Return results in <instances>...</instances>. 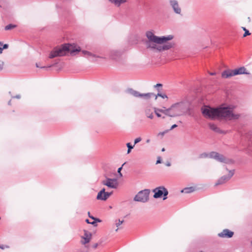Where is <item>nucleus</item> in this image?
Listing matches in <instances>:
<instances>
[{
    "label": "nucleus",
    "instance_id": "58",
    "mask_svg": "<svg viewBox=\"0 0 252 252\" xmlns=\"http://www.w3.org/2000/svg\"><path fill=\"white\" fill-rule=\"evenodd\" d=\"M9 94L10 95H11V92H9Z\"/></svg>",
    "mask_w": 252,
    "mask_h": 252
},
{
    "label": "nucleus",
    "instance_id": "41",
    "mask_svg": "<svg viewBox=\"0 0 252 252\" xmlns=\"http://www.w3.org/2000/svg\"><path fill=\"white\" fill-rule=\"evenodd\" d=\"M88 216H89V217L90 218H91V219H92V220H93V219H94V216H92V215H91V214H90V212H88Z\"/></svg>",
    "mask_w": 252,
    "mask_h": 252
},
{
    "label": "nucleus",
    "instance_id": "44",
    "mask_svg": "<svg viewBox=\"0 0 252 252\" xmlns=\"http://www.w3.org/2000/svg\"><path fill=\"white\" fill-rule=\"evenodd\" d=\"M166 165L167 166H171V163L170 162H167L166 163Z\"/></svg>",
    "mask_w": 252,
    "mask_h": 252
},
{
    "label": "nucleus",
    "instance_id": "21",
    "mask_svg": "<svg viewBox=\"0 0 252 252\" xmlns=\"http://www.w3.org/2000/svg\"><path fill=\"white\" fill-rule=\"evenodd\" d=\"M194 191V188L192 187L185 188L181 190V192L189 193Z\"/></svg>",
    "mask_w": 252,
    "mask_h": 252
},
{
    "label": "nucleus",
    "instance_id": "12",
    "mask_svg": "<svg viewBox=\"0 0 252 252\" xmlns=\"http://www.w3.org/2000/svg\"><path fill=\"white\" fill-rule=\"evenodd\" d=\"M122 52L118 50H112L110 52V58L116 61H119L122 55Z\"/></svg>",
    "mask_w": 252,
    "mask_h": 252
},
{
    "label": "nucleus",
    "instance_id": "19",
    "mask_svg": "<svg viewBox=\"0 0 252 252\" xmlns=\"http://www.w3.org/2000/svg\"><path fill=\"white\" fill-rule=\"evenodd\" d=\"M156 43L153 42L152 41H151L148 39L146 42V44L147 48H151L153 49H157L158 50V46H157Z\"/></svg>",
    "mask_w": 252,
    "mask_h": 252
},
{
    "label": "nucleus",
    "instance_id": "39",
    "mask_svg": "<svg viewBox=\"0 0 252 252\" xmlns=\"http://www.w3.org/2000/svg\"><path fill=\"white\" fill-rule=\"evenodd\" d=\"M3 64H4L3 62L0 60V70L2 69Z\"/></svg>",
    "mask_w": 252,
    "mask_h": 252
},
{
    "label": "nucleus",
    "instance_id": "23",
    "mask_svg": "<svg viewBox=\"0 0 252 252\" xmlns=\"http://www.w3.org/2000/svg\"><path fill=\"white\" fill-rule=\"evenodd\" d=\"M60 59H57V60H55L54 61V63L52 64H51L50 65H48L47 66H41V68H50V67H52V66L57 64L60 62Z\"/></svg>",
    "mask_w": 252,
    "mask_h": 252
},
{
    "label": "nucleus",
    "instance_id": "55",
    "mask_svg": "<svg viewBox=\"0 0 252 252\" xmlns=\"http://www.w3.org/2000/svg\"><path fill=\"white\" fill-rule=\"evenodd\" d=\"M161 151L162 152H164L165 151V149L164 148H163L162 149H161Z\"/></svg>",
    "mask_w": 252,
    "mask_h": 252
},
{
    "label": "nucleus",
    "instance_id": "4",
    "mask_svg": "<svg viewBox=\"0 0 252 252\" xmlns=\"http://www.w3.org/2000/svg\"><path fill=\"white\" fill-rule=\"evenodd\" d=\"M241 74H250V73L247 71L244 66L235 68L234 69H226L221 73V77L223 78H228L229 77Z\"/></svg>",
    "mask_w": 252,
    "mask_h": 252
},
{
    "label": "nucleus",
    "instance_id": "29",
    "mask_svg": "<svg viewBox=\"0 0 252 252\" xmlns=\"http://www.w3.org/2000/svg\"><path fill=\"white\" fill-rule=\"evenodd\" d=\"M154 109H155V113L156 116L158 117H160L161 116V115L159 114L160 112H159V110H161V109L154 108Z\"/></svg>",
    "mask_w": 252,
    "mask_h": 252
},
{
    "label": "nucleus",
    "instance_id": "34",
    "mask_svg": "<svg viewBox=\"0 0 252 252\" xmlns=\"http://www.w3.org/2000/svg\"><path fill=\"white\" fill-rule=\"evenodd\" d=\"M124 222V220H120V219L118 220V222H116V225L117 227H118L120 225H121Z\"/></svg>",
    "mask_w": 252,
    "mask_h": 252
},
{
    "label": "nucleus",
    "instance_id": "31",
    "mask_svg": "<svg viewBox=\"0 0 252 252\" xmlns=\"http://www.w3.org/2000/svg\"><path fill=\"white\" fill-rule=\"evenodd\" d=\"M162 87V84H160V83H158L156 85L154 86V87L155 88H157V90L158 92H160V90L159 89V87Z\"/></svg>",
    "mask_w": 252,
    "mask_h": 252
},
{
    "label": "nucleus",
    "instance_id": "32",
    "mask_svg": "<svg viewBox=\"0 0 252 252\" xmlns=\"http://www.w3.org/2000/svg\"><path fill=\"white\" fill-rule=\"evenodd\" d=\"M235 172V170H229V175H228L231 178L234 175Z\"/></svg>",
    "mask_w": 252,
    "mask_h": 252
},
{
    "label": "nucleus",
    "instance_id": "13",
    "mask_svg": "<svg viewBox=\"0 0 252 252\" xmlns=\"http://www.w3.org/2000/svg\"><path fill=\"white\" fill-rule=\"evenodd\" d=\"M234 232L229 229H224L222 231L218 234V236L220 238H230L233 237Z\"/></svg>",
    "mask_w": 252,
    "mask_h": 252
},
{
    "label": "nucleus",
    "instance_id": "28",
    "mask_svg": "<svg viewBox=\"0 0 252 252\" xmlns=\"http://www.w3.org/2000/svg\"><path fill=\"white\" fill-rule=\"evenodd\" d=\"M158 96H160L162 98H167V96L165 94H162L159 93H158V94L156 95L155 99H157Z\"/></svg>",
    "mask_w": 252,
    "mask_h": 252
},
{
    "label": "nucleus",
    "instance_id": "5",
    "mask_svg": "<svg viewBox=\"0 0 252 252\" xmlns=\"http://www.w3.org/2000/svg\"><path fill=\"white\" fill-rule=\"evenodd\" d=\"M210 158L215 159L219 162L228 164H232L235 162L233 159L227 158L223 155L219 154L217 152L213 151L210 152Z\"/></svg>",
    "mask_w": 252,
    "mask_h": 252
},
{
    "label": "nucleus",
    "instance_id": "35",
    "mask_svg": "<svg viewBox=\"0 0 252 252\" xmlns=\"http://www.w3.org/2000/svg\"><path fill=\"white\" fill-rule=\"evenodd\" d=\"M134 145H132L130 143H127L126 144V147H127V149H132L134 147Z\"/></svg>",
    "mask_w": 252,
    "mask_h": 252
},
{
    "label": "nucleus",
    "instance_id": "22",
    "mask_svg": "<svg viewBox=\"0 0 252 252\" xmlns=\"http://www.w3.org/2000/svg\"><path fill=\"white\" fill-rule=\"evenodd\" d=\"M145 114L147 117L151 119L154 118L153 114L150 108H146L145 111Z\"/></svg>",
    "mask_w": 252,
    "mask_h": 252
},
{
    "label": "nucleus",
    "instance_id": "56",
    "mask_svg": "<svg viewBox=\"0 0 252 252\" xmlns=\"http://www.w3.org/2000/svg\"><path fill=\"white\" fill-rule=\"evenodd\" d=\"M146 142H147V143L149 142H150V140H149V139L147 140V141H146Z\"/></svg>",
    "mask_w": 252,
    "mask_h": 252
},
{
    "label": "nucleus",
    "instance_id": "15",
    "mask_svg": "<svg viewBox=\"0 0 252 252\" xmlns=\"http://www.w3.org/2000/svg\"><path fill=\"white\" fill-rule=\"evenodd\" d=\"M170 4L174 11L176 14H180L181 9L179 6L178 2L176 0H170Z\"/></svg>",
    "mask_w": 252,
    "mask_h": 252
},
{
    "label": "nucleus",
    "instance_id": "45",
    "mask_svg": "<svg viewBox=\"0 0 252 252\" xmlns=\"http://www.w3.org/2000/svg\"><path fill=\"white\" fill-rule=\"evenodd\" d=\"M169 130H166V131H164V132H161V134L163 135H164L166 132H168Z\"/></svg>",
    "mask_w": 252,
    "mask_h": 252
},
{
    "label": "nucleus",
    "instance_id": "46",
    "mask_svg": "<svg viewBox=\"0 0 252 252\" xmlns=\"http://www.w3.org/2000/svg\"><path fill=\"white\" fill-rule=\"evenodd\" d=\"M210 74L211 75H216V72H210Z\"/></svg>",
    "mask_w": 252,
    "mask_h": 252
},
{
    "label": "nucleus",
    "instance_id": "51",
    "mask_svg": "<svg viewBox=\"0 0 252 252\" xmlns=\"http://www.w3.org/2000/svg\"><path fill=\"white\" fill-rule=\"evenodd\" d=\"M112 192H108V196H110L112 194Z\"/></svg>",
    "mask_w": 252,
    "mask_h": 252
},
{
    "label": "nucleus",
    "instance_id": "2",
    "mask_svg": "<svg viewBox=\"0 0 252 252\" xmlns=\"http://www.w3.org/2000/svg\"><path fill=\"white\" fill-rule=\"evenodd\" d=\"M80 51H81L84 57L92 62H96V60L94 59L91 60L89 57L104 59V57L97 56L89 51L86 50L81 51L80 47H77L75 44H70L69 43H64L61 45L60 47L57 46L54 47L50 52L48 57L49 59H53L56 57H63L65 56L67 53H70L71 56H75Z\"/></svg>",
    "mask_w": 252,
    "mask_h": 252
},
{
    "label": "nucleus",
    "instance_id": "37",
    "mask_svg": "<svg viewBox=\"0 0 252 252\" xmlns=\"http://www.w3.org/2000/svg\"><path fill=\"white\" fill-rule=\"evenodd\" d=\"M9 47V45L8 44H4L3 45H2V48H3V49H6L8 48Z\"/></svg>",
    "mask_w": 252,
    "mask_h": 252
},
{
    "label": "nucleus",
    "instance_id": "14",
    "mask_svg": "<svg viewBox=\"0 0 252 252\" xmlns=\"http://www.w3.org/2000/svg\"><path fill=\"white\" fill-rule=\"evenodd\" d=\"M84 236L81 237V238L84 239V241L82 240L81 243L85 245L90 242L92 238V234L91 232L86 230H84Z\"/></svg>",
    "mask_w": 252,
    "mask_h": 252
},
{
    "label": "nucleus",
    "instance_id": "38",
    "mask_svg": "<svg viewBox=\"0 0 252 252\" xmlns=\"http://www.w3.org/2000/svg\"><path fill=\"white\" fill-rule=\"evenodd\" d=\"M12 98H17L20 99L21 98V95L20 94H17L15 96H12Z\"/></svg>",
    "mask_w": 252,
    "mask_h": 252
},
{
    "label": "nucleus",
    "instance_id": "11",
    "mask_svg": "<svg viewBox=\"0 0 252 252\" xmlns=\"http://www.w3.org/2000/svg\"><path fill=\"white\" fill-rule=\"evenodd\" d=\"M109 196H108V192L105 191V188H103L97 193L96 199L105 201Z\"/></svg>",
    "mask_w": 252,
    "mask_h": 252
},
{
    "label": "nucleus",
    "instance_id": "42",
    "mask_svg": "<svg viewBox=\"0 0 252 252\" xmlns=\"http://www.w3.org/2000/svg\"><path fill=\"white\" fill-rule=\"evenodd\" d=\"M98 246V244L97 243H95L94 244L93 246V248L94 249H96Z\"/></svg>",
    "mask_w": 252,
    "mask_h": 252
},
{
    "label": "nucleus",
    "instance_id": "9",
    "mask_svg": "<svg viewBox=\"0 0 252 252\" xmlns=\"http://www.w3.org/2000/svg\"><path fill=\"white\" fill-rule=\"evenodd\" d=\"M127 93H128L129 94L136 97H141L145 99H149L151 98L152 96L155 95V94L153 93L142 94L131 88L128 89L127 90Z\"/></svg>",
    "mask_w": 252,
    "mask_h": 252
},
{
    "label": "nucleus",
    "instance_id": "59",
    "mask_svg": "<svg viewBox=\"0 0 252 252\" xmlns=\"http://www.w3.org/2000/svg\"><path fill=\"white\" fill-rule=\"evenodd\" d=\"M202 252V251H201V252Z\"/></svg>",
    "mask_w": 252,
    "mask_h": 252
},
{
    "label": "nucleus",
    "instance_id": "26",
    "mask_svg": "<svg viewBox=\"0 0 252 252\" xmlns=\"http://www.w3.org/2000/svg\"><path fill=\"white\" fill-rule=\"evenodd\" d=\"M243 30L245 32L244 34H243V37H246L248 35H251V32H250L248 30H247L245 27H242Z\"/></svg>",
    "mask_w": 252,
    "mask_h": 252
},
{
    "label": "nucleus",
    "instance_id": "7",
    "mask_svg": "<svg viewBox=\"0 0 252 252\" xmlns=\"http://www.w3.org/2000/svg\"><path fill=\"white\" fill-rule=\"evenodd\" d=\"M150 190L149 189H145L138 192L133 198L134 201L145 203L149 199V194Z\"/></svg>",
    "mask_w": 252,
    "mask_h": 252
},
{
    "label": "nucleus",
    "instance_id": "43",
    "mask_svg": "<svg viewBox=\"0 0 252 252\" xmlns=\"http://www.w3.org/2000/svg\"><path fill=\"white\" fill-rule=\"evenodd\" d=\"M85 221H86L87 223H88V224H91V221H90V220H89V219H86V220H85Z\"/></svg>",
    "mask_w": 252,
    "mask_h": 252
},
{
    "label": "nucleus",
    "instance_id": "57",
    "mask_svg": "<svg viewBox=\"0 0 252 252\" xmlns=\"http://www.w3.org/2000/svg\"><path fill=\"white\" fill-rule=\"evenodd\" d=\"M248 20L249 21V22L251 21V19L250 17H248Z\"/></svg>",
    "mask_w": 252,
    "mask_h": 252
},
{
    "label": "nucleus",
    "instance_id": "53",
    "mask_svg": "<svg viewBox=\"0 0 252 252\" xmlns=\"http://www.w3.org/2000/svg\"><path fill=\"white\" fill-rule=\"evenodd\" d=\"M248 134H249V135H252V131H250V132L248 133Z\"/></svg>",
    "mask_w": 252,
    "mask_h": 252
},
{
    "label": "nucleus",
    "instance_id": "17",
    "mask_svg": "<svg viewBox=\"0 0 252 252\" xmlns=\"http://www.w3.org/2000/svg\"><path fill=\"white\" fill-rule=\"evenodd\" d=\"M208 126L209 128L215 132L220 134L225 133V132L221 130L219 127H218L215 124L213 123H209Z\"/></svg>",
    "mask_w": 252,
    "mask_h": 252
},
{
    "label": "nucleus",
    "instance_id": "24",
    "mask_svg": "<svg viewBox=\"0 0 252 252\" xmlns=\"http://www.w3.org/2000/svg\"><path fill=\"white\" fill-rule=\"evenodd\" d=\"M16 27L17 26L15 24H9L5 27L4 30L6 31H9L16 28Z\"/></svg>",
    "mask_w": 252,
    "mask_h": 252
},
{
    "label": "nucleus",
    "instance_id": "18",
    "mask_svg": "<svg viewBox=\"0 0 252 252\" xmlns=\"http://www.w3.org/2000/svg\"><path fill=\"white\" fill-rule=\"evenodd\" d=\"M230 177L228 175H224L220 177L215 184V186H218L220 185L223 184L226 181H228L230 179Z\"/></svg>",
    "mask_w": 252,
    "mask_h": 252
},
{
    "label": "nucleus",
    "instance_id": "48",
    "mask_svg": "<svg viewBox=\"0 0 252 252\" xmlns=\"http://www.w3.org/2000/svg\"><path fill=\"white\" fill-rule=\"evenodd\" d=\"M3 48L2 47H0V54H1L2 53Z\"/></svg>",
    "mask_w": 252,
    "mask_h": 252
},
{
    "label": "nucleus",
    "instance_id": "27",
    "mask_svg": "<svg viewBox=\"0 0 252 252\" xmlns=\"http://www.w3.org/2000/svg\"><path fill=\"white\" fill-rule=\"evenodd\" d=\"M210 153L209 154H207L206 153H203L199 155V158H207L208 157L210 158Z\"/></svg>",
    "mask_w": 252,
    "mask_h": 252
},
{
    "label": "nucleus",
    "instance_id": "8",
    "mask_svg": "<svg viewBox=\"0 0 252 252\" xmlns=\"http://www.w3.org/2000/svg\"><path fill=\"white\" fill-rule=\"evenodd\" d=\"M183 105L182 103H177L173 104L170 108L165 109L159 110V112L165 114L166 116L171 117H175L177 116H181L182 114L180 113H170V110L174 108L180 109Z\"/></svg>",
    "mask_w": 252,
    "mask_h": 252
},
{
    "label": "nucleus",
    "instance_id": "47",
    "mask_svg": "<svg viewBox=\"0 0 252 252\" xmlns=\"http://www.w3.org/2000/svg\"><path fill=\"white\" fill-rule=\"evenodd\" d=\"M131 149H127V154H129V153H130L131 152Z\"/></svg>",
    "mask_w": 252,
    "mask_h": 252
},
{
    "label": "nucleus",
    "instance_id": "54",
    "mask_svg": "<svg viewBox=\"0 0 252 252\" xmlns=\"http://www.w3.org/2000/svg\"><path fill=\"white\" fill-rule=\"evenodd\" d=\"M3 45L2 42L0 41V46H2Z\"/></svg>",
    "mask_w": 252,
    "mask_h": 252
},
{
    "label": "nucleus",
    "instance_id": "52",
    "mask_svg": "<svg viewBox=\"0 0 252 252\" xmlns=\"http://www.w3.org/2000/svg\"><path fill=\"white\" fill-rule=\"evenodd\" d=\"M36 66L37 67H40V66H39V65L38 64V63H36ZM40 68H41V67H40Z\"/></svg>",
    "mask_w": 252,
    "mask_h": 252
},
{
    "label": "nucleus",
    "instance_id": "1",
    "mask_svg": "<svg viewBox=\"0 0 252 252\" xmlns=\"http://www.w3.org/2000/svg\"><path fill=\"white\" fill-rule=\"evenodd\" d=\"M233 108L230 106L225 107L220 106L216 108L209 106H204L201 108L202 115L206 118L211 120L218 119L236 120L240 117V114H235L233 113Z\"/></svg>",
    "mask_w": 252,
    "mask_h": 252
},
{
    "label": "nucleus",
    "instance_id": "33",
    "mask_svg": "<svg viewBox=\"0 0 252 252\" xmlns=\"http://www.w3.org/2000/svg\"><path fill=\"white\" fill-rule=\"evenodd\" d=\"M141 141V137H138V138H136L134 140V145H135L136 144L139 143Z\"/></svg>",
    "mask_w": 252,
    "mask_h": 252
},
{
    "label": "nucleus",
    "instance_id": "6",
    "mask_svg": "<svg viewBox=\"0 0 252 252\" xmlns=\"http://www.w3.org/2000/svg\"><path fill=\"white\" fill-rule=\"evenodd\" d=\"M153 192L154 193L153 195L154 198H162L164 200L167 198L168 191L164 186H159L156 188L153 189Z\"/></svg>",
    "mask_w": 252,
    "mask_h": 252
},
{
    "label": "nucleus",
    "instance_id": "36",
    "mask_svg": "<svg viewBox=\"0 0 252 252\" xmlns=\"http://www.w3.org/2000/svg\"><path fill=\"white\" fill-rule=\"evenodd\" d=\"M161 158L160 157H158L157 160L156 161V164L160 163L161 162Z\"/></svg>",
    "mask_w": 252,
    "mask_h": 252
},
{
    "label": "nucleus",
    "instance_id": "3",
    "mask_svg": "<svg viewBox=\"0 0 252 252\" xmlns=\"http://www.w3.org/2000/svg\"><path fill=\"white\" fill-rule=\"evenodd\" d=\"M147 38L157 44H161L166 43L168 41L172 40L174 36L172 35L167 36H158L155 35L152 32L148 31L146 33Z\"/></svg>",
    "mask_w": 252,
    "mask_h": 252
},
{
    "label": "nucleus",
    "instance_id": "50",
    "mask_svg": "<svg viewBox=\"0 0 252 252\" xmlns=\"http://www.w3.org/2000/svg\"><path fill=\"white\" fill-rule=\"evenodd\" d=\"M8 104L9 105H11V100H10L8 102Z\"/></svg>",
    "mask_w": 252,
    "mask_h": 252
},
{
    "label": "nucleus",
    "instance_id": "25",
    "mask_svg": "<svg viewBox=\"0 0 252 252\" xmlns=\"http://www.w3.org/2000/svg\"><path fill=\"white\" fill-rule=\"evenodd\" d=\"M94 220L93 221H92L91 222V224H92L93 225H94V226H97V222H100L101 221V220H100L98 218H95L94 217V219H93Z\"/></svg>",
    "mask_w": 252,
    "mask_h": 252
},
{
    "label": "nucleus",
    "instance_id": "49",
    "mask_svg": "<svg viewBox=\"0 0 252 252\" xmlns=\"http://www.w3.org/2000/svg\"><path fill=\"white\" fill-rule=\"evenodd\" d=\"M0 248L2 250L4 249V246L0 245Z\"/></svg>",
    "mask_w": 252,
    "mask_h": 252
},
{
    "label": "nucleus",
    "instance_id": "10",
    "mask_svg": "<svg viewBox=\"0 0 252 252\" xmlns=\"http://www.w3.org/2000/svg\"><path fill=\"white\" fill-rule=\"evenodd\" d=\"M101 184L111 189H116L118 187V180L116 178L111 179L106 177V180H103Z\"/></svg>",
    "mask_w": 252,
    "mask_h": 252
},
{
    "label": "nucleus",
    "instance_id": "20",
    "mask_svg": "<svg viewBox=\"0 0 252 252\" xmlns=\"http://www.w3.org/2000/svg\"><path fill=\"white\" fill-rule=\"evenodd\" d=\"M111 3H114L117 6H120L122 4L125 3L127 0H108Z\"/></svg>",
    "mask_w": 252,
    "mask_h": 252
},
{
    "label": "nucleus",
    "instance_id": "30",
    "mask_svg": "<svg viewBox=\"0 0 252 252\" xmlns=\"http://www.w3.org/2000/svg\"><path fill=\"white\" fill-rule=\"evenodd\" d=\"M126 164V162H125L123 164V165L120 167H119L118 169V173L119 174V175L120 177H122L123 176V175L121 173V170L123 168V166Z\"/></svg>",
    "mask_w": 252,
    "mask_h": 252
},
{
    "label": "nucleus",
    "instance_id": "16",
    "mask_svg": "<svg viewBox=\"0 0 252 252\" xmlns=\"http://www.w3.org/2000/svg\"><path fill=\"white\" fill-rule=\"evenodd\" d=\"M175 44L173 43H167L162 45L158 46V50L159 52L168 50L174 47Z\"/></svg>",
    "mask_w": 252,
    "mask_h": 252
},
{
    "label": "nucleus",
    "instance_id": "40",
    "mask_svg": "<svg viewBox=\"0 0 252 252\" xmlns=\"http://www.w3.org/2000/svg\"><path fill=\"white\" fill-rule=\"evenodd\" d=\"M177 126H178L176 124H174L171 126V127H170V128L169 130H171L177 127Z\"/></svg>",
    "mask_w": 252,
    "mask_h": 252
}]
</instances>
